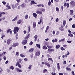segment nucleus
Instances as JSON below:
<instances>
[{"mask_svg": "<svg viewBox=\"0 0 75 75\" xmlns=\"http://www.w3.org/2000/svg\"><path fill=\"white\" fill-rule=\"evenodd\" d=\"M54 50L53 49H49L48 50V51L49 52H51V51H54Z\"/></svg>", "mask_w": 75, "mask_h": 75, "instance_id": "5701e85b", "label": "nucleus"}, {"mask_svg": "<svg viewBox=\"0 0 75 75\" xmlns=\"http://www.w3.org/2000/svg\"><path fill=\"white\" fill-rule=\"evenodd\" d=\"M2 3L3 4H6V2H5V1H3L2 2Z\"/></svg>", "mask_w": 75, "mask_h": 75, "instance_id": "13d9d810", "label": "nucleus"}, {"mask_svg": "<svg viewBox=\"0 0 75 75\" xmlns=\"http://www.w3.org/2000/svg\"><path fill=\"white\" fill-rule=\"evenodd\" d=\"M19 45V44H18V43H13V44L12 45V47H16L18 46Z\"/></svg>", "mask_w": 75, "mask_h": 75, "instance_id": "423d86ee", "label": "nucleus"}, {"mask_svg": "<svg viewBox=\"0 0 75 75\" xmlns=\"http://www.w3.org/2000/svg\"><path fill=\"white\" fill-rule=\"evenodd\" d=\"M42 48H43V50H47V48H47V46H46L44 45L43 46V47H42Z\"/></svg>", "mask_w": 75, "mask_h": 75, "instance_id": "412c9836", "label": "nucleus"}, {"mask_svg": "<svg viewBox=\"0 0 75 75\" xmlns=\"http://www.w3.org/2000/svg\"><path fill=\"white\" fill-rule=\"evenodd\" d=\"M59 30L61 31H64V28L61 27H59Z\"/></svg>", "mask_w": 75, "mask_h": 75, "instance_id": "a878e982", "label": "nucleus"}, {"mask_svg": "<svg viewBox=\"0 0 75 75\" xmlns=\"http://www.w3.org/2000/svg\"><path fill=\"white\" fill-rule=\"evenodd\" d=\"M51 1L50 0L48 2V5L49 6H51Z\"/></svg>", "mask_w": 75, "mask_h": 75, "instance_id": "bb28decb", "label": "nucleus"}, {"mask_svg": "<svg viewBox=\"0 0 75 75\" xmlns=\"http://www.w3.org/2000/svg\"><path fill=\"white\" fill-rule=\"evenodd\" d=\"M45 64L47 67H48L49 68H50L51 67V66H50V64L48 63L47 62H45Z\"/></svg>", "mask_w": 75, "mask_h": 75, "instance_id": "9d476101", "label": "nucleus"}, {"mask_svg": "<svg viewBox=\"0 0 75 75\" xmlns=\"http://www.w3.org/2000/svg\"><path fill=\"white\" fill-rule=\"evenodd\" d=\"M25 19H27V18H28V15H26L25 17Z\"/></svg>", "mask_w": 75, "mask_h": 75, "instance_id": "79ce46f5", "label": "nucleus"}, {"mask_svg": "<svg viewBox=\"0 0 75 75\" xmlns=\"http://www.w3.org/2000/svg\"><path fill=\"white\" fill-rule=\"evenodd\" d=\"M31 30H30V27L29 26L28 28V33H30V31Z\"/></svg>", "mask_w": 75, "mask_h": 75, "instance_id": "393cba45", "label": "nucleus"}, {"mask_svg": "<svg viewBox=\"0 0 75 75\" xmlns=\"http://www.w3.org/2000/svg\"><path fill=\"white\" fill-rule=\"evenodd\" d=\"M6 7H7L8 9H11V7L10 6H8V5H6Z\"/></svg>", "mask_w": 75, "mask_h": 75, "instance_id": "e433bc0d", "label": "nucleus"}, {"mask_svg": "<svg viewBox=\"0 0 75 75\" xmlns=\"http://www.w3.org/2000/svg\"><path fill=\"white\" fill-rule=\"evenodd\" d=\"M30 4L31 5H33V4H37V3H35V2L33 1H31V2Z\"/></svg>", "mask_w": 75, "mask_h": 75, "instance_id": "dca6fc26", "label": "nucleus"}, {"mask_svg": "<svg viewBox=\"0 0 75 75\" xmlns=\"http://www.w3.org/2000/svg\"><path fill=\"white\" fill-rule=\"evenodd\" d=\"M27 43V40L26 39L24 40L22 42V44L23 45H25Z\"/></svg>", "mask_w": 75, "mask_h": 75, "instance_id": "f03ea898", "label": "nucleus"}, {"mask_svg": "<svg viewBox=\"0 0 75 75\" xmlns=\"http://www.w3.org/2000/svg\"><path fill=\"white\" fill-rule=\"evenodd\" d=\"M33 42H30L29 44L30 45H33Z\"/></svg>", "mask_w": 75, "mask_h": 75, "instance_id": "603ef678", "label": "nucleus"}, {"mask_svg": "<svg viewBox=\"0 0 75 75\" xmlns=\"http://www.w3.org/2000/svg\"><path fill=\"white\" fill-rule=\"evenodd\" d=\"M57 41H58L57 39H56L55 40H52V42H57Z\"/></svg>", "mask_w": 75, "mask_h": 75, "instance_id": "b1692460", "label": "nucleus"}, {"mask_svg": "<svg viewBox=\"0 0 75 75\" xmlns=\"http://www.w3.org/2000/svg\"><path fill=\"white\" fill-rule=\"evenodd\" d=\"M37 6H38V7H44V5H43L42 4L38 5Z\"/></svg>", "mask_w": 75, "mask_h": 75, "instance_id": "6ab92c4d", "label": "nucleus"}, {"mask_svg": "<svg viewBox=\"0 0 75 75\" xmlns=\"http://www.w3.org/2000/svg\"><path fill=\"white\" fill-rule=\"evenodd\" d=\"M21 23V20H20L17 22L18 24H20Z\"/></svg>", "mask_w": 75, "mask_h": 75, "instance_id": "2f4dec72", "label": "nucleus"}, {"mask_svg": "<svg viewBox=\"0 0 75 75\" xmlns=\"http://www.w3.org/2000/svg\"><path fill=\"white\" fill-rule=\"evenodd\" d=\"M59 47H60V46L59 45H57L56 47V48L57 49H58V48H59Z\"/></svg>", "mask_w": 75, "mask_h": 75, "instance_id": "473e14b6", "label": "nucleus"}, {"mask_svg": "<svg viewBox=\"0 0 75 75\" xmlns=\"http://www.w3.org/2000/svg\"><path fill=\"white\" fill-rule=\"evenodd\" d=\"M11 41V40L10 39H8L7 40V44H8V45H9L10 44V42Z\"/></svg>", "mask_w": 75, "mask_h": 75, "instance_id": "6e6552de", "label": "nucleus"}, {"mask_svg": "<svg viewBox=\"0 0 75 75\" xmlns=\"http://www.w3.org/2000/svg\"><path fill=\"white\" fill-rule=\"evenodd\" d=\"M40 55V51H37L35 54V55L37 57H38V56H39Z\"/></svg>", "mask_w": 75, "mask_h": 75, "instance_id": "39448f33", "label": "nucleus"}, {"mask_svg": "<svg viewBox=\"0 0 75 75\" xmlns=\"http://www.w3.org/2000/svg\"><path fill=\"white\" fill-rule=\"evenodd\" d=\"M41 11H43V12H44V11H45V8H42L41 10Z\"/></svg>", "mask_w": 75, "mask_h": 75, "instance_id": "37998d69", "label": "nucleus"}, {"mask_svg": "<svg viewBox=\"0 0 75 75\" xmlns=\"http://www.w3.org/2000/svg\"><path fill=\"white\" fill-rule=\"evenodd\" d=\"M36 46L38 47V48H41V45L39 44H36Z\"/></svg>", "mask_w": 75, "mask_h": 75, "instance_id": "4be33fe9", "label": "nucleus"}, {"mask_svg": "<svg viewBox=\"0 0 75 75\" xmlns=\"http://www.w3.org/2000/svg\"><path fill=\"white\" fill-rule=\"evenodd\" d=\"M32 68V65L31 64L28 67V69L29 70H31Z\"/></svg>", "mask_w": 75, "mask_h": 75, "instance_id": "ddd939ff", "label": "nucleus"}, {"mask_svg": "<svg viewBox=\"0 0 75 75\" xmlns=\"http://www.w3.org/2000/svg\"><path fill=\"white\" fill-rule=\"evenodd\" d=\"M48 61H52V59L51 58H49L48 59Z\"/></svg>", "mask_w": 75, "mask_h": 75, "instance_id": "4d7b16f0", "label": "nucleus"}, {"mask_svg": "<svg viewBox=\"0 0 75 75\" xmlns=\"http://www.w3.org/2000/svg\"><path fill=\"white\" fill-rule=\"evenodd\" d=\"M41 22H42V20L41 19H40V22L38 23V24H40L41 23Z\"/></svg>", "mask_w": 75, "mask_h": 75, "instance_id": "ea45409f", "label": "nucleus"}, {"mask_svg": "<svg viewBox=\"0 0 75 75\" xmlns=\"http://www.w3.org/2000/svg\"><path fill=\"white\" fill-rule=\"evenodd\" d=\"M18 68H21L22 67L21 65H20V64L18 65Z\"/></svg>", "mask_w": 75, "mask_h": 75, "instance_id": "5fc2aeb1", "label": "nucleus"}, {"mask_svg": "<svg viewBox=\"0 0 75 75\" xmlns=\"http://www.w3.org/2000/svg\"><path fill=\"white\" fill-rule=\"evenodd\" d=\"M70 15L72 16V14H73V13H74V10H70Z\"/></svg>", "mask_w": 75, "mask_h": 75, "instance_id": "9b49d317", "label": "nucleus"}, {"mask_svg": "<svg viewBox=\"0 0 75 75\" xmlns=\"http://www.w3.org/2000/svg\"><path fill=\"white\" fill-rule=\"evenodd\" d=\"M15 6L14 5H12V8H13V9H14V8H15Z\"/></svg>", "mask_w": 75, "mask_h": 75, "instance_id": "6e6d98bb", "label": "nucleus"}, {"mask_svg": "<svg viewBox=\"0 0 75 75\" xmlns=\"http://www.w3.org/2000/svg\"><path fill=\"white\" fill-rule=\"evenodd\" d=\"M67 52V54H66L67 55H69V54H70L69 53V52Z\"/></svg>", "mask_w": 75, "mask_h": 75, "instance_id": "774afa93", "label": "nucleus"}, {"mask_svg": "<svg viewBox=\"0 0 75 75\" xmlns=\"http://www.w3.org/2000/svg\"><path fill=\"white\" fill-rule=\"evenodd\" d=\"M24 60V61H28V59L26 58H25Z\"/></svg>", "mask_w": 75, "mask_h": 75, "instance_id": "e2e57ef3", "label": "nucleus"}, {"mask_svg": "<svg viewBox=\"0 0 75 75\" xmlns=\"http://www.w3.org/2000/svg\"><path fill=\"white\" fill-rule=\"evenodd\" d=\"M14 67L13 66H12L10 67V69L12 70H13L14 69Z\"/></svg>", "mask_w": 75, "mask_h": 75, "instance_id": "c9c22d12", "label": "nucleus"}, {"mask_svg": "<svg viewBox=\"0 0 75 75\" xmlns=\"http://www.w3.org/2000/svg\"><path fill=\"white\" fill-rule=\"evenodd\" d=\"M66 70H67V71H71V69L68 67L66 68Z\"/></svg>", "mask_w": 75, "mask_h": 75, "instance_id": "f704fd0d", "label": "nucleus"}, {"mask_svg": "<svg viewBox=\"0 0 75 75\" xmlns=\"http://www.w3.org/2000/svg\"><path fill=\"white\" fill-rule=\"evenodd\" d=\"M15 54L17 57L18 56V55H19V52H16Z\"/></svg>", "mask_w": 75, "mask_h": 75, "instance_id": "7c9ffc66", "label": "nucleus"}, {"mask_svg": "<svg viewBox=\"0 0 75 75\" xmlns=\"http://www.w3.org/2000/svg\"><path fill=\"white\" fill-rule=\"evenodd\" d=\"M3 58L4 60H6V59H7V57L5 56H4V57H3Z\"/></svg>", "mask_w": 75, "mask_h": 75, "instance_id": "69168bd1", "label": "nucleus"}, {"mask_svg": "<svg viewBox=\"0 0 75 75\" xmlns=\"http://www.w3.org/2000/svg\"><path fill=\"white\" fill-rule=\"evenodd\" d=\"M60 49H61V50H62V51L65 50V48H64L63 47H61L60 48Z\"/></svg>", "mask_w": 75, "mask_h": 75, "instance_id": "09e8293b", "label": "nucleus"}, {"mask_svg": "<svg viewBox=\"0 0 75 75\" xmlns=\"http://www.w3.org/2000/svg\"><path fill=\"white\" fill-rule=\"evenodd\" d=\"M14 33L16 34L17 32L18 31V30H19V28L17 27H14Z\"/></svg>", "mask_w": 75, "mask_h": 75, "instance_id": "f257e3e1", "label": "nucleus"}, {"mask_svg": "<svg viewBox=\"0 0 75 75\" xmlns=\"http://www.w3.org/2000/svg\"><path fill=\"white\" fill-rule=\"evenodd\" d=\"M18 3H17L16 4H15V7L17 8V6H18Z\"/></svg>", "mask_w": 75, "mask_h": 75, "instance_id": "a19ab883", "label": "nucleus"}, {"mask_svg": "<svg viewBox=\"0 0 75 75\" xmlns=\"http://www.w3.org/2000/svg\"><path fill=\"white\" fill-rule=\"evenodd\" d=\"M51 74H52V75H56V74L55 73H53V72H52Z\"/></svg>", "mask_w": 75, "mask_h": 75, "instance_id": "0e129e2a", "label": "nucleus"}, {"mask_svg": "<svg viewBox=\"0 0 75 75\" xmlns=\"http://www.w3.org/2000/svg\"><path fill=\"white\" fill-rule=\"evenodd\" d=\"M56 11L57 13H59V8L57 7H56Z\"/></svg>", "mask_w": 75, "mask_h": 75, "instance_id": "cd10ccee", "label": "nucleus"}, {"mask_svg": "<svg viewBox=\"0 0 75 75\" xmlns=\"http://www.w3.org/2000/svg\"><path fill=\"white\" fill-rule=\"evenodd\" d=\"M23 60H22V59H19V62H20V63H21V62H22V61Z\"/></svg>", "mask_w": 75, "mask_h": 75, "instance_id": "8fccbe9b", "label": "nucleus"}, {"mask_svg": "<svg viewBox=\"0 0 75 75\" xmlns=\"http://www.w3.org/2000/svg\"><path fill=\"white\" fill-rule=\"evenodd\" d=\"M17 19V17H15L14 19H13L12 20V21H15Z\"/></svg>", "mask_w": 75, "mask_h": 75, "instance_id": "c85d7f7f", "label": "nucleus"}, {"mask_svg": "<svg viewBox=\"0 0 75 75\" xmlns=\"http://www.w3.org/2000/svg\"><path fill=\"white\" fill-rule=\"evenodd\" d=\"M57 67L58 70L60 69V66H59V63H57Z\"/></svg>", "mask_w": 75, "mask_h": 75, "instance_id": "0eeeda50", "label": "nucleus"}, {"mask_svg": "<svg viewBox=\"0 0 75 75\" xmlns=\"http://www.w3.org/2000/svg\"><path fill=\"white\" fill-rule=\"evenodd\" d=\"M66 6H67V8L69 7V4L67 3Z\"/></svg>", "mask_w": 75, "mask_h": 75, "instance_id": "052dcab7", "label": "nucleus"}, {"mask_svg": "<svg viewBox=\"0 0 75 75\" xmlns=\"http://www.w3.org/2000/svg\"><path fill=\"white\" fill-rule=\"evenodd\" d=\"M52 34L53 35H55V31L53 30L52 32Z\"/></svg>", "mask_w": 75, "mask_h": 75, "instance_id": "c03bdc74", "label": "nucleus"}, {"mask_svg": "<svg viewBox=\"0 0 75 75\" xmlns=\"http://www.w3.org/2000/svg\"><path fill=\"white\" fill-rule=\"evenodd\" d=\"M15 71H17L18 72H22V70H21V69L17 68H15Z\"/></svg>", "mask_w": 75, "mask_h": 75, "instance_id": "7ed1b4c3", "label": "nucleus"}, {"mask_svg": "<svg viewBox=\"0 0 75 75\" xmlns=\"http://www.w3.org/2000/svg\"><path fill=\"white\" fill-rule=\"evenodd\" d=\"M70 4L72 7H74L75 6V2L74 1H72L70 2Z\"/></svg>", "mask_w": 75, "mask_h": 75, "instance_id": "20e7f679", "label": "nucleus"}, {"mask_svg": "<svg viewBox=\"0 0 75 75\" xmlns=\"http://www.w3.org/2000/svg\"><path fill=\"white\" fill-rule=\"evenodd\" d=\"M50 28V27L49 26H47L46 28V30L45 31V33H47V31H48V29H49Z\"/></svg>", "mask_w": 75, "mask_h": 75, "instance_id": "f3484780", "label": "nucleus"}, {"mask_svg": "<svg viewBox=\"0 0 75 75\" xmlns=\"http://www.w3.org/2000/svg\"><path fill=\"white\" fill-rule=\"evenodd\" d=\"M20 7H21V5H19L17 8L18 9H20Z\"/></svg>", "mask_w": 75, "mask_h": 75, "instance_id": "49530a36", "label": "nucleus"}, {"mask_svg": "<svg viewBox=\"0 0 75 75\" xmlns=\"http://www.w3.org/2000/svg\"><path fill=\"white\" fill-rule=\"evenodd\" d=\"M10 29H9L7 31V33H8L9 32H10Z\"/></svg>", "mask_w": 75, "mask_h": 75, "instance_id": "bf43d9fd", "label": "nucleus"}, {"mask_svg": "<svg viewBox=\"0 0 75 75\" xmlns=\"http://www.w3.org/2000/svg\"><path fill=\"white\" fill-rule=\"evenodd\" d=\"M20 55L21 57H25V56L24 55H23V54H20Z\"/></svg>", "mask_w": 75, "mask_h": 75, "instance_id": "a18cd8bd", "label": "nucleus"}, {"mask_svg": "<svg viewBox=\"0 0 75 75\" xmlns=\"http://www.w3.org/2000/svg\"><path fill=\"white\" fill-rule=\"evenodd\" d=\"M65 24H66V21L64 20L63 21V25L64 27L65 25Z\"/></svg>", "mask_w": 75, "mask_h": 75, "instance_id": "c756f323", "label": "nucleus"}, {"mask_svg": "<svg viewBox=\"0 0 75 75\" xmlns=\"http://www.w3.org/2000/svg\"><path fill=\"white\" fill-rule=\"evenodd\" d=\"M19 62H18L16 64V67H17V66H18V65H19Z\"/></svg>", "mask_w": 75, "mask_h": 75, "instance_id": "de8ad7c7", "label": "nucleus"}, {"mask_svg": "<svg viewBox=\"0 0 75 75\" xmlns=\"http://www.w3.org/2000/svg\"><path fill=\"white\" fill-rule=\"evenodd\" d=\"M67 42L68 43H69V44L70 43H71V42H72L71 41H69L68 40L67 41Z\"/></svg>", "mask_w": 75, "mask_h": 75, "instance_id": "680f3d73", "label": "nucleus"}, {"mask_svg": "<svg viewBox=\"0 0 75 75\" xmlns=\"http://www.w3.org/2000/svg\"><path fill=\"white\" fill-rule=\"evenodd\" d=\"M38 37V36L37 35H36L34 36L35 38V41H36L37 40V38Z\"/></svg>", "mask_w": 75, "mask_h": 75, "instance_id": "f8f14e48", "label": "nucleus"}, {"mask_svg": "<svg viewBox=\"0 0 75 75\" xmlns=\"http://www.w3.org/2000/svg\"><path fill=\"white\" fill-rule=\"evenodd\" d=\"M72 27L73 28H75V24H73L72 25Z\"/></svg>", "mask_w": 75, "mask_h": 75, "instance_id": "864d4df0", "label": "nucleus"}, {"mask_svg": "<svg viewBox=\"0 0 75 75\" xmlns=\"http://www.w3.org/2000/svg\"><path fill=\"white\" fill-rule=\"evenodd\" d=\"M33 17H37V13H33Z\"/></svg>", "mask_w": 75, "mask_h": 75, "instance_id": "aec40b11", "label": "nucleus"}, {"mask_svg": "<svg viewBox=\"0 0 75 75\" xmlns=\"http://www.w3.org/2000/svg\"><path fill=\"white\" fill-rule=\"evenodd\" d=\"M22 8H24L25 7L24 4H23L21 5Z\"/></svg>", "mask_w": 75, "mask_h": 75, "instance_id": "58836bf2", "label": "nucleus"}, {"mask_svg": "<svg viewBox=\"0 0 75 75\" xmlns=\"http://www.w3.org/2000/svg\"><path fill=\"white\" fill-rule=\"evenodd\" d=\"M36 13L37 14H42V11H36Z\"/></svg>", "mask_w": 75, "mask_h": 75, "instance_id": "1a4fd4ad", "label": "nucleus"}, {"mask_svg": "<svg viewBox=\"0 0 75 75\" xmlns=\"http://www.w3.org/2000/svg\"><path fill=\"white\" fill-rule=\"evenodd\" d=\"M16 1L17 3H20V2H21V1L20 0H16Z\"/></svg>", "mask_w": 75, "mask_h": 75, "instance_id": "338daca9", "label": "nucleus"}, {"mask_svg": "<svg viewBox=\"0 0 75 75\" xmlns=\"http://www.w3.org/2000/svg\"><path fill=\"white\" fill-rule=\"evenodd\" d=\"M33 28H35V27H36V23L35 22H33Z\"/></svg>", "mask_w": 75, "mask_h": 75, "instance_id": "a211bd4d", "label": "nucleus"}, {"mask_svg": "<svg viewBox=\"0 0 75 75\" xmlns=\"http://www.w3.org/2000/svg\"><path fill=\"white\" fill-rule=\"evenodd\" d=\"M55 21L56 22H58V21H59V19L58 18H57L56 19Z\"/></svg>", "mask_w": 75, "mask_h": 75, "instance_id": "3c124183", "label": "nucleus"}, {"mask_svg": "<svg viewBox=\"0 0 75 75\" xmlns=\"http://www.w3.org/2000/svg\"><path fill=\"white\" fill-rule=\"evenodd\" d=\"M29 51L30 52H33V51H34V48H32L30 49Z\"/></svg>", "mask_w": 75, "mask_h": 75, "instance_id": "4468645a", "label": "nucleus"}, {"mask_svg": "<svg viewBox=\"0 0 75 75\" xmlns=\"http://www.w3.org/2000/svg\"><path fill=\"white\" fill-rule=\"evenodd\" d=\"M30 34H29L28 35H27L26 37H25V38L26 39H27L28 38H30Z\"/></svg>", "mask_w": 75, "mask_h": 75, "instance_id": "2eb2a0df", "label": "nucleus"}, {"mask_svg": "<svg viewBox=\"0 0 75 75\" xmlns=\"http://www.w3.org/2000/svg\"><path fill=\"white\" fill-rule=\"evenodd\" d=\"M47 71V69H44L43 70V73H45Z\"/></svg>", "mask_w": 75, "mask_h": 75, "instance_id": "72a5a7b5", "label": "nucleus"}, {"mask_svg": "<svg viewBox=\"0 0 75 75\" xmlns=\"http://www.w3.org/2000/svg\"><path fill=\"white\" fill-rule=\"evenodd\" d=\"M59 33H60L59 31H57L56 32V35H59Z\"/></svg>", "mask_w": 75, "mask_h": 75, "instance_id": "4c0bfd02", "label": "nucleus"}]
</instances>
